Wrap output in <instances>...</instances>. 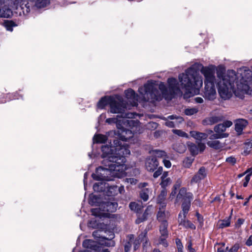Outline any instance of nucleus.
<instances>
[{
  "mask_svg": "<svg viewBox=\"0 0 252 252\" xmlns=\"http://www.w3.org/2000/svg\"><path fill=\"white\" fill-rule=\"evenodd\" d=\"M199 69L204 77L203 96L205 99L213 100L216 98L215 84L218 87L220 97L224 100L230 98L233 94L241 97L243 94L249 93L252 72L248 67L241 68L238 74L233 70H228L226 74L221 70L217 71L216 77L215 65L211 64L204 66L200 63H195L184 73L179 75L180 84L174 78L168 79L167 88L163 83L160 82L158 88L162 96L166 99L170 100L175 94L181 95V88L185 90L186 94L189 97L198 94L203 85L202 77L198 72Z\"/></svg>",
  "mask_w": 252,
  "mask_h": 252,
  "instance_id": "1",
  "label": "nucleus"
},
{
  "mask_svg": "<svg viewBox=\"0 0 252 252\" xmlns=\"http://www.w3.org/2000/svg\"><path fill=\"white\" fill-rule=\"evenodd\" d=\"M102 164L106 167H99L95 173L92 174L94 179L100 181L95 183L93 189L95 191H106L108 196H115L118 194V187L115 185L109 186L105 181H112V177L121 178L126 174V169L125 163L126 157L130 154V151L124 143L119 140L114 141V146H103L101 147Z\"/></svg>",
  "mask_w": 252,
  "mask_h": 252,
  "instance_id": "2",
  "label": "nucleus"
},
{
  "mask_svg": "<svg viewBox=\"0 0 252 252\" xmlns=\"http://www.w3.org/2000/svg\"><path fill=\"white\" fill-rule=\"evenodd\" d=\"M126 107L124 113H119L121 114V117L118 116L117 118H108L106 120V122L108 124H116L118 134L123 141L132 138L134 134L141 132V126L138 121L126 119H132L134 116L133 113H126Z\"/></svg>",
  "mask_w": 252,
  "mask_h": 252,
  "instance_id": "3",
  "label": "nucleus"
},
{
  "mask_svg": "<svg viewBox=\"0 0 252 252\" xmlns=\"http://www.w3.org/2000/svg\"><path fill=\"white\" fill-rule=\"evenodd\" d=\"M140 98L145 101L154 102L161 100V94L157 90L155 83L148 81L143 87L138 90Z\"/></svg>",
  "mask_w": 252,
  "mask_h": 252,
  "instance_id": "4",
  "label": "nucleus"
},
{
  "mask_svg": "<svg viewBox=\"0 0 252 252\" xmlns=\"http://www.w3.org/2000/svg\"><path fill=\"white\" fill-rule=\"evenodd\" d=\"M108 104L110 105L111 113H124L126 108V104L120 96L116 98L103 97L98 102L97 107L100 109H103Z\"/></svg>",
  "mask_w": 252,
  "mask_h": 252,
  "instance_id": "5",
  "label": "nucleus"
},
{
  "mask_svg": "<svg viewBox=\"0 0 252 252\" xmlns=\"http://www.w3.org/2000/svg\"><path fill=\"white\" fill-rule=\"evenodd\" d=\"M50 3V0H27L16 9V14L19 16H26L33 8H41Z\"/></svg>",
  "mask_w": 252,
  "mask_h": 252,
  "instance_id": "6",
  "label": "nucleus"
},
{
  "mask_svg": "<svg viewBox=\"0 0 252 252\" xmlns=\"http://www.w3.org/2000/svg\"><path fill=\"white\" fill-rule=\"evenodd\" d=\"M188 146L189 151L193 156L196 155L199 152H203L206 148L205 144L201 142L198 143L197 145L189 142Z\"/></svg>",
  "mask_w": 252,
  "mask_h": 252,
  "instance_id": "7",
  "label": "nucleus"
},
{
  "mask_svg": "<svg viewBox=\"0 0 252 252\" xmlns=\"http://www.w3.org/2000/svg\"><path fill=\"white\" fill-rule=\"evenodd\" d=\"M207 176V171L204 167H201L199 170L194 174L190 180V184L199 183L200 181L204 179Z\"/></svg>",
  "mask_w": 252,
  "mask_h": 252,
  "instance_id": "8",
  "label": "nucleus"
},
{
  "mask_svg": "<svg viewBox=\"0 0 252 252\" xmlns=\"http://www.w3.org/2000/svg\"><path fill=\"white\" fill-rule=\"evenodd\" d=\"M6 0H0V18H9L12 12L9 7L4 4Z\"/></svg>",
  "mask_w": 252,
  "mask_h": 252,
  "instance_id": "9",
  "label": "nucleus"
},
{
  "mask_svg": "<svg viewBox=\"0 0 252 252\" xmlns=\"http://www.w3.org/2000/svg\"><path fill=\"white\" fill-rule=\"evenodd\" d=\"M193 199V194L191 192H187V189L186 188H182L180 189L178 194L176 196V202L181 199L185 200H191Z\"/></svg>",
  "mask_w": 252,
  "mask_h": 252,
  "instance_id": "10",
  "label": "nucleus"
},
{
  "mask_svg": "<svg viewBox=\"0 0 252 252\" xmlns=\"http://www.w3.org/2000/svg\"><path fill=\"white\" fill-rule=\"evenodd\" d=\"M125 94L132 106L137 105L138 96L136 95L135 92L133 90L130 89L126 90L125 91Z\"/></svg>",
  "mask_w": 252,
  "mask_h": 252,
  "instance_id": "11",
  "label": "nucleus"
},
{
  "mask_svg": "<svg viewBox=\"0 0 252 252\" xmlns=\"http://www.w3.org/2000/svg\"><path fill=\"white\" fill-rule=\"evenodd\" d=\"M158 162L156 157L147 158L145 162V167L147 170L150 172H153L158 166Z\"/></svg>",
  "mask_w": 252,
  "mask_h": 252,
  "instance_id": "12",
  "label": "nucleus"
},
{
  "mask_svg": "<svg viewBox=\"0 0 252 252\" xmlns=\"http://www.w3.org/2000/svg\"><path fill=\"white\" fill-rule=\"evenodd\" d=\"M186 218L182 217L181 213L178 215V221L180 225H182L186 228L195 229V226L189 220H186Z\"/></svg>",
  "mask_w": 252,
  "mask_h": 252,
  "instance_id": "13",
  "label": "nucleus"
},
{
  "mask_svg": "<svg viewBox=\"0 0 252 252\" xmlns=\"http://www.w3.org/2000/svg\"><path fill=\"white\" fill-rule=\"evenodd\" d=\"M232 125V122L230 121H226L222 124H220L214 127V131L216 133H224L226 128L230 127Z\"/></svg>",
  "mask_w": 252,
  "mask_h": 252,
  "instance_id": "14",
  "label": "nucleus"
},
{
  "mask_svg": "<svg viewBox=\"0 0 252 252\" xmlns=\"http://www.w3.org/2000/svg\"><path fill=\"white\" fill-rule=\"evenodd\" d=\"M101 207L103 208V211L113 212L116 210L118 205L115 202H112L110 201L103 202L101 204Z\"/></svg>",
  "mask_w": 252,
  "mask_h": 252,
  "instance_id": "15",
  "label": "nucleus"
},
{
  "mask_svg": "<svg viewBox=\"0 0 252 252\" xmlns=\"http://www.w3.org/2000/svg\"><path fill=\"white\" fill-rule=\"evenodd\" d=\"M248 125V122L244 119L238 120L235 123V130L238 135L242 134L243 130Z\"/></svg>",
  "mask_w": 252,
  "mask_h": 252,
  "instance_id": "16",
  "label": "nucleus"
},
{
  "mask_svg": "<svg viewBox=\"0 0 252 252\" xmlns=\"http://www.w3.org/2000/svg\"><path fill=\"white\" fill-rule=\"evenodd\" d=\"M167 195V191L165 189H163L160 193L158 197L157 203L160 205L161 208H164L166 206L165 203V198Z\"/></svg>",
  "mask_w": 252,
  "mask_h": 252,
  "instance_id": "17",
  "label": "nucleus"
},
{
  "mask_svg": "<svg viewBox=\"0 0 252 252\" xmlns=\"http://www.w3.org/2000/svg\"><path fill=\"white\" fill-rule=\"evenodd\" d=\"M207 144L210 147L216 150L221 149L225 147V144L221 143L218 140H210L207 142Z\"/></svg>",
  "mask_w": 252,
  "mask_h": 252,
  "instance_id": "18",
  "label": "nucleus"
},
{
  "mask_svg": "<svg viewBox=\"0 0 252 252\" xmlns=\"http://www.w3.org/2000/svg\"><path fill=\"white\" fill-rule=\"evenodd\" d=\"M190 134L194 139L199 141L205 139L208 137V134L207 133L200 132L196 131H190Z\"/></svg>",
  "mask_w": 252,
  "mask_h": 252,
  "instance_id": "19",
  "label": "nucleus"
},
{
  "mask_svg": "<svg viewBox=\"0 0 252 252\" xmlns=\"http://www.w3.org/2000/svg\"><path fill=\"white\" fill-rule=\"evenodd\" d=\"M191 200H185L182 203V211L181 212L182 215V217L186 218L187 214L188 213L190 207Z\"/></svg>",
  "mask_w": 252,
  "mask_h": 252,
  "instance_id": "20",
  "label": "nucleus"
},
{
  "mask_svg": "<svg viewBox=\"0 0 252 252\" xmlns=\"http://www.w3.org/2000/svg\"><path fill=\"white\" fill-rule=\"evenodd\" d=\"M102 210L103 208L101 207V204H100L99 205V207L92 209L91 210V212L93 215L101 218L107 215V213L104 212Z\"/></svg>",
  "mask_w": 252,
  "mask_h": 252,
  "instance_id": "21",
  "label": "nucleus"
},
{
  "mask_svg": "<svg viewBox=\"0 0 252 252\" xmlns=\"http://www.w3.org/2000/svg\"><path fill=\"white\" fill-rule=\"evenodd\" d=\"M83 246L84 248H87V250L91 249L92 250H95L97 248V246L95 243L91 240H85L83 243Z\"/></svg>",
  "mask_w": 252,
  "mask_h": 252,
  "instance_id": "22",
  "label": "nucleus"
},
{
  "mask_svg": "<svg viewBox=\"0 0 252 252\" xmlns=\"http://www.w3.org/2000/svg\"><path fill=\"white\" fill-rule=\"evenodd\" d=\"M146 235H147V232H146V231L142 232L140 234H139V235L138 236L137 238L135 240V241L134 242V250H136L138 248V247L140 244V243L141 242H142L143 241H144V238H145V236Z\"/></svg>",
  "mask_w": 252,
  "mask_h": 252,
  "instance_id": "23",
  "label": "nucleus"
},
{
  "mask_svg": "<svg viewBox=\"0 0 252 252\" xmlns=\"http://www.w3.org/2000/svg\"><path fill=\"white\" fill-rule=\"evenodd\" d=\"M107 140V137L106 135L98 134H95L93 137L94 142L97 143H103Z\"/></svg>",
  "mask_w": 252,
  "mask_h": 252,
  "instance_id": "24",
  "label": "nucleus"
},
{
  "mask_svg": "<svg viewBox=\"0 0 252 252\" xmlns=\"http://www.w3.org/2000/svg\"><path fill=\"white\" fill-rule=\"evenodd\" d=\"M151 154L157 158H168L166 153L162 150H155L151 152Z\"/></svg>",
  "mask_w": 252,
  "mask_h": 252,
  "instance_id": "25",
  "label": "nucleus"
},
{
  "mask_svg": "<svg viewBox=\"0 0 252 252\" xmlns=\"http://www.w3.org/2000/svg\"><path fill=\"white\" fill-rule=\"evenodd\" d=\"M168 119L172 121L175 126H178L184 121V119L182 117L180 116H177L176 115L169 116H168Z\"/></svg>",
  "mask_w": 252,
  "mask_h": 252,
  "instance_id": "26",
  "label": "nucleus"
},
{
  "mask_svg": "<svg viewBox=\"0 0 252 252\" xmlns=\"http://www.w3.org/2000/svg\"><path fill=\"white\" fill-rule=\"evenodd\" d=\"M167 223L166 221H163L160 226L159 231L161 234V236L163 237H167L168 233L167 230Z\"/></svg>",
  "mask_w": 252,
  "mask_h": 252,
  "instance_id": "27",
  "label": "nucleus"
},
{
  "mask_svg": "<svg viewBox=\"0 0 252 252\" xmlns=\"http://www.w3.org/2000/svg\"><path fill=\"white\" fill-rule=\"evenodd\" d=\"M173 148L179 153H183L186 151V147L183 143H176L173 145Z\"/></svg>",
  "mask_w": 252,
  "mask_h": 252,
  "instance_id": "28",
  "label": "nucleus"
},
{
  "mask_svg": "<svg viewBox=\"0 0 252 252\" xmlns=\"http://www.w3.org/2000/svg\"><path fill=\"white\" fill-rule=\"evenodd\" d=\"M230 217L223 220H220L218 222V226L220 228H223L228 227L230 224Z\"/></svg>",
  "mask_w": 252,
  "mask_h": 252,
  "instance_id": "29",
  "label": "nucleus"
},
{
  "mask_svg": "<svg viewBox=\"0 0 252 252\" xmlns=\"http://www.w3.org/2000/svg\"><path fill=\"white\" fill-rule=\"evenodd\" d=\"M229 134L228 133H216L215 134H213L210 136V139L213 140L217 139H221L223 138H226L228 136Z\"/></svg>",
  "mask_w": 252,
  "mask_h": 252,
  "instance_id": "30",
  "label": "nucleus"
},
{
  "mask_svg": "<svg viewBox=\"0 0 252 252\" xmlns=\"http://www.w3.org/2000/svg\"><path fill=\"white\" fill-rule=\"evenodd\" d=\"M149 190L148 189H142L140 193V197L144 201H146L149 199Z\"/></svg>",
  "mask_w": 252,
  "mask_h": 252,
  "instance_id": "31",
  "label": "nucleus"
},
{
  "mask_svg": "<svg viewBox=\"0 0 252 252\" xmlns=\"http://www.w3.org/2000/svg\"><path fill=\"white\" fill-rule=\"evenodd\" d=\"M129 207L132 211L138 212L141 210V205L136 202H131L129 205Z\"/></svg>",
  "mask_w": 252,
  "mask_h": 252,
  "instance_id": "32",
  "label": "nucleus"
},
{
  "mask_svg": "<svg viewBox=\"0 0 252 252\" xmlns=\"http://www.w3.org/2000/svg\"><path fill=\"white\" fill-rule=\"evenodd\" d=\"M220 121V118L217 116H213L209 118L208 119L205 120L204 122H205L207 125H213L215 123H217Z\"/></svg>",
  "mask_w": 252,
  "mask_h": 252,
  "instance_id": "33",
  "label": "nucleus"
},
{
  "mask_svg": "<svg viewBox=\"0 0 252 252\" xmlns=\"http://www.w3.org/2000/svg\"><path fill=\"white\" fill-rule=\"evenodd\" d=\"M163 208H161V206L159 207V211H158V214H157V219L159 221H162V222L163 220V219L166 218V214L164 212V211L163 210Z\"/></svg>",
  "mask_w": 252,
  "mask_h": 252,
  "instance_id": "34",
  "label": "nucleus"
},
{
  "mask_svg": "<svg viewBox=\"0 0 252 252\" xmlns=\"http://www.w3.org/2000/svg\"><path fill=\"white\" fill-rule=\"evenodd\" d=\"M198 111V110L196 108H188L185 110V113L186 115L191 116L196 114Z\"/></svg>",
  "mask_w": 252,
  "mask_h": 252,
  "instance_id": "35",
  "label": "nucleus"
},
{
  "mask_svg": "<svg viewBox=\"0 0 252 252\" xmlns=\"http://www.w3.org/2000/svg\"><path fill=\"white\" fill-rule=\"evenodd\" d=\"M172 132L180 137L188 138L189 135L185 132L180 129H173Z\"/></svg>",
  "mask_w": 252,
  "mask_h": 252,
  "instance_id": "36",
  "label": "nucleus"
},
{
  "mask_svg": "<svg viewBox=\"0 0 252 252\" xmlns=\"http://www.w3.org/2000/svg\"><path fill=\"white\" fill-rule=\"evenodd\" d=\"M153 213V207L152 206H149L147 207L145 212L144 213L142 217H146V219L148 216Z\"/></svg>",
  "mask_w": 252,
  "mask_h": 252,
  "instance_id": "37",
  "label": "nucleus"
},
{
  "mask_svg": "<svg viewBox=\"0 0 252 252\" xmlns=\"http://www.w3.org/2000/svg\"><path fill=\"white\" fill-rule=\"evenodd\" d=\"M11 2L13 4V5L15 6V12L16 13V9L17 7H19L20 5H22L23 3L25 1H27V0H10Z\"/></svg>",
  "mask_w": 252,
  "mask_h": 252,
  "instance_id": "38",
  "label": "nucleus"
},
{
  "mask_svg": "<svg viewBox=\"0 0 252 252\" xmlns=\"http://www.w3.org/2000/svg\"><path fill=\"white\" fill-rule=\"evenodd\" d=\"M192 161H193L192 159L189 158H187L184 160L183 165L184 167H185L186 168H189L191 166V165L192 163Z\"/></svg>",
  "mask_w": 252,
  "mask_h": 252,
  "instance_id": "39",
  "label": "nucleus"
},
{
  "mask_svg": "<svg viewBox=\"0 0 252 252\" xmlns=\"http://www.w3.org/2000/svg\"><path fill=\"white\" fill-rule=\"evenodd\" d=\"M162 119L166 121L165 123V125L166 126H167L169 127H175L173 122H172V120H170L169 119H168V117L167 118L163 117Z\"/></svg>",
  "mask_w": 252,
  "mask_h": 252,
  "instance_id": "40",
  "label": "nucleus"
},
{
  "mask_svg": "<svg viewBox=\"0 0 252 252\" xmlns=\"http://www.w3.org/2000/svg\"><path fill=\"white\" fill-rule=\"evenodd\" d=\"M161 179V182L160 185L162 187H165L168 186L171 182V179L170 178H164V179Z\"/></svg>",
  "mask_w": 252,
  "mask_h": 252,
  "instance_id": "41",
  "label": "nucleus"
},
{
  "mask_svg": "<svg viewBox=\"0 0 252 252\" xmlns=\"http://www.w3.org/2000/svg\"><path fill=\"white\" fill-rule=\"evenodd\" d=\"M176 243L177 247L178 248V252H183V245L182 244L181 240L179 239H177L176 240Z\"/></svg>",
  "mask_w": 252,
  "mask_h": 252,
  "instance_id": "42",
  "label": "nucleus"
},
{
  "mask_svg": "<svg viewBox=\"0 0 252 252\" xmlns=\"http://www.w3.org/2000/svg\"><path fill=\"white\" fill-rule=\"evenodd\" d=\"M240 248L239 244H235L229 250L228 252H238Z\"/></svg>",
  "mask_w": 252,
  "mask_h": 252,
  "instance_id": "43",
  "label": "nucleus"
},
{
  "mask_svg": "<svg viewBox=\"0 0 252 252\" xmlns=\"http://www.w3.org/2000/svg\"><path fill=\"white\" fill-rule=\"evenodd\" d=\"M101 232H102V231H100V230L94 231L93 233V236L94 237V238H96V239L99 238V239H103L104 238L102 237L101 236L100 233H101Z\"/></svg>",
  "mask_w": 252,
  "mask_h": 252,
  "instance_id": "44",
  "label": "nucleus"
},
{
  "mask_svg": "<svg viewBox=\"0 0 252 252\" xmlns=\"http://www.w3.org/2000/svg\"><path fill=\"white\" fill-rule=\"evenodd\" d=\"M167 237H163L161 236L159 239V244L163 245L164 247H166L168 245L166 241Z\"/></svg>",
  "mask_w": 252,
  "mask_h": 252,
  "instance_id": "45",
  "label": "nucleus"
},
{
  "mask_svg": "<svg viewBox=\"0 0 252 252\" xmlns=\"http://www.w3.org/2000/svg\"><path fill=\"white\" fill-rule=\"evenodd\" d=\"M162 171V167H159L158 170L155 171L154 173L153 176L154 178H156L158 177L161 174Z\"/></svg>",
  "mask_w": 252,
  "mask_h": 252,
  "instance_id": "46",
  "label": "nucleus"
},
{
  "mask_svg": "<svg viewBox=\"0 0 252 252\" xmlns=\"http://www.w3.org/2000/svg\"><path fill=\"white\" fill-rule=\"evenodd\" d=\"M137 180L134 178H126L125 182L131 185H135L137 183Z\"/></svg>",
  "mask_w": 252,
  "mask_h": 252,
  "instance_id": "47",
  "label": "nucleus"
},
{
  "mask_svg": "<svg viewBox=\"0 0 252 252\" xmlns=\"http://www.w3.org/2000/svg\"><path fill=\"white\" fill-rule=\"evenodd\" d=\"M5 26L7 30L12 31V27H13V23L10 22H6L5 23Z\"/></svg>",
  "mask_w": 252,
  "mask_h": 252,
  "instance_id": "48",
  "label": "nucleus"
},
{
  "mask_svg": "<svg viewBox=\"0 0 252 252\" xmlns=\"http://www.w3.org/2000/svg\"><path fill=\"white\" fill-rule=\"evenodd\" d=\"M187 249L189 252H196L195 250L192 248V243L190 241L188 243Z\"/></svg>",
  "mask_w": 252,
  "mask_h": 252,
  "instance_id": "49",
  "label": "nucleus"
},
{
  "mask_svg": "<svg viewBox=\"0 0 252 252\" xmlns=\"http://www.w3.org/2000/svg\"><path fill=\"white\" fill-rule=\"evenodd\" d=\"M228 250V247H225L224 244H223L222 246L218 248L217 252H226V251Z\"/></svg>",
  "mask_w": 252,
  "mask_h": 252,
  "instance_id": "50",
  "label": "nucleus"
},
{
  "mask_svg": "<svg viewBox=\"0 0 252 252\" xmlns=\"http://www.w3.org/2000/svg\"><path fill=\"white\" fill-rule=\"evenodd\" d=\"M163 162L164 166L167 168H170L171 166V163L169 160H167L166 158H164Z\"/></svg>",
  "mask_w": 252,
  "mask_h": 252,
  "instance_id": "51",
  "label": "nucleus"
},
{
  "mask_svg": "<svg viewBox=\"0 0 252 252\" xmlns=\"http://www.w3.org/2000/svg\"><path fill=\"white\" fill-rule=\"evenodd\" d=\"M226 161L231 164H234L236 162V159L233 157H230L226 159Z\"/></svg>",
  "mask_w": 252,
  "mask_h": 252,
  "instance_id": "52",
  "label": "nucleus"
},
{
  "mask_svg": "<svg viewBox=\"0 0 252 252\" xmlns=\"http://www.w3.org/2000/svg\"><path fill=\"white\" fill-rule=\"evenodd\" d=\"M246 244L248 246L252 245V235H251L246 242Z\"/></svg>",
  "mask_w": 252,
  "mask_h": 252,
  "instance_id": "53",
  "label": "nucleus"
},
{
  "mask_svg": "<svg viewBox=\"0 0 252 252\" xmlns=\"http://www.w3.org/2000/svg\"><path fill=\"white\" fill-rule=\"evenodd\" d=\"M182 184V181L181 180H178L175 184L174 188L175 189H176L177 188H179Z\"/></svg>",
  "mask_w": 252,
  "mask_h": 252,
  "instance_id": "54",
  "label": "nucleus"
},
{
  "mask_svg": "<svg viewBox=\"0 0 252 252\" xmlns=\"http://www.w3.org/2000/svg\"><path fill=\"white\" fill-rule=\"evenodd\" d=\"M195 102L197 103H202L203 102V99L201 97H196L194 98Z\"/></svg>",
  "mask_w": 252,
  "mask_h": 252,
  "instance_id": "55",
  "label": "nucleus"
},
{
  "mask_svg": "<svg viewBox=\"0 0 252 252\" xmlns=\"http://www.w3.org/2000/svg\"><path fill=\"white\" fill-rule=\"evenodd\" d=\"M146 220V217H142V218H138L135 222L136 223L138 224V223H140V222H142L143 221L145 220Z\"/></svg>",
  "mask_w": 252,
  "mask_h": 252,
  "instance_id": "56",
  "label": "nucleus"
},
{
  "mask_svg": "<svg viewBox=\"0 0 252 252\" xmlns=\"http://www.w3.org/2000/svg\"><path fill=\"white\" fill-rule=\"evenodd\" d=\"M176 194V189H174V190H172V192H171L169 198L171 200L173 199L174 198V197L175 196Z\"/></svg>",
  "mask_w": 252,
  "mask_h": 252,
  "instance_id": "57",
  "label": "nucleus"
},
{
  "mask_svg": "<svg viewBox=\"0 0 252 252\" xmlns=\"http://www.w3.org/2000/svg\"><path fill=\"white\" fill-rule=\"evenodd\" d=\"M125 192V189L124 186H121L120 187H118V193H119L120 194L124 193Z\"/></svg>",
  "mask_w": 252,
  "mask_h": 252,
  "instance_id": "58",
  "label": "nucleus"
},
{
  "mask_svg": "<svg viewBox=\"0 0 252 252\" xmlns=\"http://www.w3.org/2000/svg\"><path fill=\"white\" fill-rule=\"evenodd\" d=\"M197 217V220H198V221L199 222V223L200 224H201L203 222V219L201 217V216L200 215V214L198 213H196V214Z\"/></svg>",
  "mask_w": 252,
  "mask_h": 252,
  "instance_id": "59",
  "label": "nucleus"
},
{
  "mask_svg": "<svg viewBox=\"0 0 252 252\" xmlns=\"http://www.w3.org/2000/svg\"><path fill=\"white\" fill-rule=\"evenodd\" d=\"M130 247H131V246H130V244H129V243L127 245H126L125 246V252H128V251L130 250Z\"/></svg>",
  "mask_w": 252,
  "mask_h": 252,
  "instance_id": "60",
  "label": "nucleus"
},
{
  "mask_svg": "<svg viewBox=\"0 0 252 252\" xmlns=\"http://www.w3.org/2000/svg\"><path fill=\"white\" fill-rule=\"evenodd\" d=\"M168 176V172H164L162 174V176L161 177V179H164V178H169L167 177Z\"/></svg>",
  "mask_w": 252,
  "mask_h": 252,
  "instance_id": "61",
  "label": "nucleus"
},
{
  "mask_svg": "<svg viewBox=\"0 0 252 252\" xmlns=\"http://www.w3.org/2000/svg\"><path fill=\"white\" fill-rule=\"evenodd\" d=\"M143 241L144 242L143 243V246L146 247L148 244V240H147L146 236H145V238H144V241Z\"/></svg>",
  "mask_w": 252,
  "mask_h": 252,
  "instance_id": "62",
  "label": "nucleus"
},
{
  "mask_svg": "<svg viewBox=\"0 0 252 252\" xmlns=\"http://www.w3.org/2000/svg\"><path fill=\"white\" fill-rule=\"evenodd\" d=\"M250 176L251 174H247L245 178V180L249 182L250 180Z\"/></svg>",
  "mask_w": 252,
  "mask_h": 252,
  "instance_id": "63",
  "label": "nucleus"
},
{
  "mask_svg": "<svg viewBox=\"0 0 252 252\" xmlns=\"http://www.w3.org/2000/svg\"><path fill=\"white\" fill-rule=\"evenodd\" d=\"M244 174H251V175L252 174V169H248L244 172Z\"/></svg>",
  "mask_w": 252,
  "mask_h": 252,
  "instance_id": "64",
  "label": "nucleus"
}]
</instances>
